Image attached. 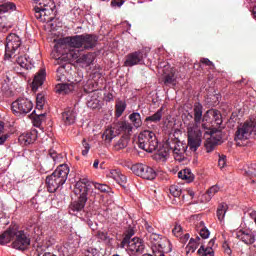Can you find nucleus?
I'll use <instances>...</instances> for the list:
<instances>
[{
  "mask_svg": "<svg viewBox=\"0 0 256 256\" xmlns=\"http://www.w3.org/2000/svg\"><path fill=\"white\" fill-rule=\"evenodd\" d=\"M31 245V239L27 237L24 231L16 230L14 240L12 242L13 249L18 251H25Z\"/></svg>",
  "mask_w": 256,
  "mask_h": 256,
  "instance_id": "nucleus-12",
  "label": "nucleus"
},
{
  "mask_svg": "<svg viewBox=\"0 0 256 256\" xmlns=\"http://www.w3.org/2000/svg\"><path fill=\"white\" fill-rule=\"evenodd\" d=\"M67 59H73L76 60L77 63H81L82 65H85L86 67H89L91 63H93V54H83L81 56V50L72 49L69 50V52L66 53Z\"/></svg>",
  "mask_w": 256,
  "mask_h": 256,
  "instance_id": "nucleus-13",
  "label": "nucleus"
},
{
  "mask_svg": "<svg viewBox=\"0 0 256 256\" xmlns=\"http://www.w3.org/2000/svg\"><path fill=\"white\" fill-rule=\"evenodd\" d=\"M256 121L249 120L246 121L242 126L236 131L235 139L236 141H245L251 137L253 131H255Z\"/></svg>",
  "mask_w": 256,
  "mask_h": 256,
  "instance_id": "nucleus-11",
  "label": "nucleus"
},
{
  "mask_svg": "<svg viewBox=\"0 0 256 256\" xmlns=\"http://www.w3.org/2000/svg\"><path fill=\"white\" fill-rule=\"evenodd\" d=\"M7 139H9V135L4 134L0 136V145H3V143H5V141H7Z\"/></svg>",
  "mask_w": 256,
  "mask_h": 256,
  "instance_id": "nucleus-60",
  "label": "nucleus"
},
{
  "mask_svg": "<svg viewBox=\"0 0 256 256\" xmlns=\"http://www.w3.org/2000/svg\"><path fill=\"white\" fill-rule=\"evenodd\" d=\"M226 157H225V155H222V156H220V158H219V160H218V166L220 167V169H223L224 167H225V165H226Z\"/></svg>",
  "mask_w": 256,
  "mask_h": 256,
  "instance_id": "nucleus-54",
  "label": "nucleus"
},
{
  "mask_svg": "<svg viewBox=\"0 0 256 256\" xmlns=\"http://www.w3.org/2000/svg\"><path fill=\"white\" fill-rule=\"evenodd\" d=\"M97 237L100 241H104V243H111V237L105 231H98Z\"/></svg>",
  "mask_w": 256,
  "mask_h": 256,
  "instance_id": "nucleus-47",
  "label": "nucleus"
},
{
  "mask_svg": "<svg viewBox=\"0 0 256 256\" xmlns=\"http://www.w3.org/2000/svg\"><path fill=\"white\" fill-rule=\"evenodd\" d=\"M87 107L90 109H99L101 107V100H99V92L92 91L86 98Z\"/></svg>",
  "mask_w": 256,
  "mask_h": 256,
  "instance_id": "nucleus-19",
  "label": "nucleus"
},
{
  "mask_svg": "<svg viewBox=\"0 0 256 256\" xmlns=\"http://www.w3.org/2000/svg\"><path fill=\"white\" fill-rule=\"evenodd\" d=\"M65 47H69V46L65 44L64 47H62V48L59 47L58 50L54 46L53 53H59V55H62V56L58 55V57H56V62H55L56 65H61V61H64V59H65L64 53H66V52L65 51L61 52V49H65Z\"/></svg>",
  "mask_w": 256,
  "mask_h": 256,
  "instance_id": "nucleus-39",
  "label": "nucleus"
},
{
  "mask_svg": "<svg viewBox=\"0 0 256 256\" xmlns=\"http://www.w3.org/2000/svg\"><path fill=\"white\" fill-rule=\"evenodd\" d=\"M227 213V204L222 203L218 206L217 208V212L216 215L218 217V220L220 222H223V220L225 219V214Z\"/></svg>",
  "mask_w": 256,
  "mask_h": 256,
  "instance_id": "nucleus-37",
  "label": "nucleus"
},
{
  "mask_svg": "<svg viewBox=\"0 0 256 256\" xmlns=\"http://www.w3.org/2000/svg\"><path fill=\"white\" fill-rule=\"evenodd\" d=\"M256 121L249 120L246 121L242 126L236 131L235 139L236 141H245L251 137L253 131H255Z\"/></svg>",
  "mask_w": 256,
  "mask_h": 256,
  "instance_id": "nucleus-10",
  "label": "nucleus"
},
{
  "mask_svg": "<svg viewBox=\"0 0 256 256\" xmlns=\"http://www.w3.org/2000/svg\"><path fill=\"white\" fill-rule=\"evenodd\" d=\"M77 119V112L73 109H67L62 113V121L64 125H73Z\"/></svg>",
  "mask_w": 256,
  "mask_h": 256,
  "instance_id": "nucleus-26",
  "label": "nucleus"
},
{
  "mask_svg": "<svg viewBox=\"0 0 256 256\" xmlns=\"http://www.w3.org/2000/svg\"><path fill=\"white\" fill-rule=\"evenodd\" d=\"M82 147H83L82 155L86 157V155H88L89 153V150L91 149V146L89 145V143H87V140L84 139L82 142Z\"/></svg>",
  "mask_w": 256,
  "mask_h": 256,
  "instance_id": "nucleus-52",
  "label": "nucleus"
},
{
  "mask_svg": "<svg viewBox=\"0 0 256 256\" xmlns=\"http://www.w3.org/2000/svg\"><path fill=\"white\" fill-rule=\"evenodd\" d=\"M2 91H3V93H8V91H9V85H4V86H2Z\"/></svg>",
  "mask_w": 256,
  "mask_h": 256,
  "instance_id": "nucleus-63",
  "label": "nucleus"
},
{
  "mask_svg": "<svg viewBox=\"0 0 256 256\" xmlns=\"http://www.w3.org/2000/svg\"><path fill=\"white\" fill-rule=\"evenodd\" d=\"M21 38L15 33H11L6 38V47H5V59H13L17 55L21 54Z\"/></svg>",
  "mask_w": 256,
  "mask_h": 256,
  "instance_id": "nucleus-5",
  "label": "nucleus"
},
{
  "mask_svg": "<svg viewBox=\"0 0 256 256\" xmlns=\"http://www.w3.org/2000/svg\"><path fill=\"white\" fill-rule=\"evenodd\" d=\"M131 169L135 175L148 181H153V179L157 177V172H155L152 167L145 164H135Z\"/></svg>",
  "mask_w": 256,
  "mask_h": 256,
  "instance_id": "nucleus-8",
  "label": "nucleus"
},
{
  "mask_svg": "<svg viewBox=\"0 0 256 256\" xmlns=\"http://www.w3.org/2000/svg\"><path fill=\"white\" fill-rule=\"evenodd\" d=\"M162 117H163V108H160L159 110H157V112L155 114L147 117L146 121H150V123H159V121H161Z\"/></svg>",
  "mask_w": 256,
  "mask_h": 256,
  "instance_id": "nucleus-38",
  "label": "nucleus"
},
{
  "mask_svg": "<svg viewBox=\"0 0 256 256\" xmlns=\"http://www.w3.org/2000/svg\"><path fill=\"white\" fill-rule=\"evenodd\" d=\"M193 122L187 124L188 144L179 141L177 138H168L165 142V147L170 148L175 161L183 163L187 160V148L191 151H197L201 147L204 129L206 138L205 147L207 153H211L215 149V145L221 144L223 133L221 125L223 118L221 112L216 109H210L203 115V105L196 103L193 108Z\"/></svg>",
  "mask_w": 256,
  "mask_h": 256,
  "instance_id": "nucleus-1",
  "label": "nucleus"
},
{
  "mask_svg": "<svg viewBox=\"0 0 256 256\" xmlns=\"http://www.w3.org/2000/svg\"><path fill=\"white\" fill-rule=\"evenodd\" d=\"M200 237H202V239H209V235H211V233L209 232V229H207L205 227V223L204 222H200Z\"/></svg>",
  "mask_w": 256,
  "mask_h": 256,
  "instance_id": "nucleus-43",
  "label": "nucleus"
},
{
  "mask_svg": "<svg viewBox=\"0 0 256 256\" xmlns=\"http://www.w3.org/2000/svg\"><path fill=\"white\" fill-rule=\"evenodd\" d=\"M129 145V138L122 136L114 145L115 151H121V149H125Z\"/></svg>",
  "mask_w": 256,
  "mask_h": 256,
  "instance_id": "nucleus-36",
  "label": "nucleus"
},
{
  "mask_svg": "<svg viewBox=\"0 0 256 256\" xmlns=\"http://www.w3.org/2000/svg\"><path fill=\"white\" fill-rule=\"evenodd\" d=\"M170 147H166L165 144L162 149L158 150V159H167L169 157Z\"/></svg>",
  "mask_w": 256,
  "mask_h": 256,
  "instance_id": "nucleus-44",
  "label": "nucleus"
},
{
  "mask_svg": "<svg viewBox=\"0 0 256 256\" xmlns=\"http://www.w3.org/2000/svg\"><path fill=\"white\" fill-rule=\"evenodd\" d=\"M56 73H57V79L58 81H64L65 79V64H61L57 70H56Z\"/></svg>",
  "mask_w": 256,
  "mask_h": 256,
  "instance_id": "nucleus-48",
  "label": "nucleus"
},
{
  "mask_svg": "<svg viewBox=\"0 0 256 256\" xmlns=\"http://www.w3.org/2000/svg\"><path fill=\"white\" fill-rule=\"evenodd\" d=\"M138 146L139 149H143V151H146L147 153L157 151V147L159 146L157 136L153 131H142L138 136Z\"/></svg>",
  "mask_w": 256,
  "mask_h": 256,
  "instance_id": "nucleus-4",
  "label": "nucleus"
},
{
  "mask_svg": "<svg viewBox=\"0 0 256 256\" xmlns=\"http://www.w3.org/2000/svg\"><path fill=\"white\" fill-rule=\"evenodd\" d=\"M92 187V182L87 178H81L76 182L74 193L80 199H87V193H89V189Z\"/></svg>",
  "mask_w": 256,
  "mask_h": 256,
  "instance_id": "nucleus-14",
  "label": "nucleus"
},
{
  "mask_svg": "<svg viewBox=\"0 0 256 256\" xmlns=\"http://www.w3.org/2000/svg\"><path fill=\"white\" fill-rule=\"evenodd\" d=\"M45 69H41L35 76L32 82V91H37L45 82Z\"/></svg>",
  "mask_w": 256,
  "mask_h": 256,
  "instance_id": "nucleus-27",
  "label": "nucleus"
},
{
  "mask_svg": "<svg viewBox=\"0 0 256 256\" xmlns=\"http://www.w3.org/2000/svg\"><path fill=\"white\" fill-rule=\"evenodd\" d=\"M236 237L245 245H253L256 241V235L251 230L240 229L236 232Z\"/></svg>",
  "mask_w": 256,
  "mask_h": 256,
  "instance_id": "nucleus-16",
  "label": "nucleus"
},
{
  "mask_svg": "<svg viewBox=\"0 0 256 256\" xmlns=\"http://www.w3.org/2000/svg\"><path fill=\"white\" fill-rule=\"evenodd\" d=\"M15 59L16 63L24 69V71H29V69H33V62L29 56L23 54V51L20 54H17L16 57L10 58Z\"/></svg>",
  "mask_w": 256,
  "mask_h": 256,
  "instance_id": "nucleus-17",
  "label": "nucleus"
},
{
  "mask_svg": "<svg viewBox=\"0 0 256 256\" xmlns=\"http://www.w3.org/2000/svg\"><path fill=\"white\" fill-rule=\"evenodd\" d=\"M92 187H94L98 191H101V193H107V191H109V186L105 184H99L97 182H92Z\"/></svg>",
  "mask_w": 256,
  "mask_h": 256,
  "instance_id": "nucleus-49",
  "label": "nucleus"
},
{
  "mask_svg": "<svg viewBox=\"0 0 256 256\" xmlns=\"http://www.w3.org/2000/svg\"><path fill=\"white\" fill-rule=\"evenodd\" d=\"M85 203H87V199L78 197V201H74L70 205V208H69L70 215H77V213H80V211H83V209H85Z\"/></svg>",
  "mask_w": 256,
  "mask_h": 256,
  "instance_id": "nucleus-21",
  "label": "nucleus"
},
{
  "mask_svg": "<svg viewBox=\"0 0 256 256\" xmlns=\"http://www.w3.org/2000/svg\"><path fill=\"white\" fill-rule=\"evenodd\" d=\"M97 36L93 34H81L75 36H68L61 40H58V43L55 45L56 51L60 48L71 47L72 49H93L97 45Z\"/></svg>",
  "mask_w": 256,
  "mask_h": 256,
  "instance_id": "nucleus-2",
  "label": "nucleus"
},
{
  "mask_svg": "<svg viewBox=\"0 0 256 256\" xmlns=\"http://www.w3.org/2000/svg\"><path fill=\"white\" fill-rule=\"evenodd\" d=\"M145 228L148 231V235H151L152 233H155V232H153L154 231L153 226L149 225V223L145 224Z\"/></svg>",
  "mask_w": 256,
  "mask_h": 256,
  "instance_id": "nucleus-58",
  "label": "nucleus"
},
{
  "mask_svg": "<svg viewBox=\"0 0 256 256\" xmlns=\"http://www.w3.org/2000/svg\"><path fill=\"white\" fill-rule=\"evenodd\" d=\"M117 135H119V129L117 128V124L113 123L105 129L102 134V139L105 141V143H111V141H113Z\"/></svg>",
  "mask_w": 256,
  "mask_h": 256,
  "instance_id": "nucleus-18",
  "label": "nucleus"
},
{
  "mask_svg": "<svg viewBox=\"0 0 256 256\" xmlns=\"http://www.w3.org/2000/svg\"><path fill=\"white\" fill-rule=\"evenodd\" d=\"M178 177L179 179H183L184 181H187V183H191V181H193L194 179L191 169H188V168H185L180 172H178Z\"/></svg>",
  "mask_w": 256,
  "mask_h": 256,
  "instance_id": "nucleus-32",
  "label": "nucleus"
},
{
  "mask_svg": "<svg viewBox=\"0 0 256 256\" xmlns=\"http://www.w3.org/2000/svg\"><path fill=\"white\" fill-rule=\"evenodd\" d=\"M11 27H13V22L8 21L6 16H0V31L2 33H7Z\"/></svg>",
  "mask_w": 256,
  "mask_h": 256,
  "instance_id": "nucleus-33",
  "label": "nucleus"
},
{
  "mask_svg": "<svg viewBox=\"0 0 256 256\" xmlns=\"http://www.w3.org/2000/svg\"><path fill=\"white\" fill-rule=\"evenodd\" d=\"M129 119L134 127H136V129H139V127L143 125V121L141 120V114H139L138 112L130 114Z\"/></svg>",
  "mask_w": 256,
  "mask_h": 256,
  "instance_id": "nucleus-34",
  "label": "nucleus"
},
{
  "mask_svg": "<svg viewBox=\"0 0 256 256\" xmlns=\"http://www.w3.org/2000/svg\"><path fill=\"white\" fill-rule=\"evenodd\" d=\"M50 157L53 159V161L55 163H57V161H59V156H57V153H55V152H50Z\"/></svg>",
  "mask_w": 256,
  "mask_h": 256,
  "instance_id": "nucleus-61",
  "label": "nucleus"
},
{
  "mask_svg": "<svg viewBox=\"0 0 256 256\" xmlns=\"http://www.w3.org/2000/svg\"><path fill=\"white\" fill-rule=\"evenodd\" d=\"M201 63H203L204 65H210L213 67V62H211V60H209L208 58H202Z\"/></svg>",
  "mask_w": 256,
  "mask_h": 256,
  "instance_id": "nucleus-59",
  "label": "nucleus"
},
{
  "mask_svg": "<svg viewBox=\"0 0 256 256\" xmlns=\"http://www.w3.org/2000/svg\"><path fill=\"white\" fill-rule=\"evenodd\" d=\"M182 191L183 190L181 189V186H179V185L170 186V195H172V197H180Z\"/></svg>",
  "mask_w": 256,
  "mask_h": 256,
  "instance_id": "nucleus-46",
  "label": "nucleus"
},
{
  "mask_svg": "<svg viewBox=\"0 0 256 256\" xmlns=\"http://www.w3.org/2000/svg\"><path fill=\"white\" fill-rule=\"evenodd\" d=\"M197 247H199V237H197L196 240L191 238L186 246L187 255H189V253H195V251H197Z\"/></svg>",
  "mask_w": 256,
  "mask_h": 256,
  "instance_id": "nucleus-35",
  "label": "nucleus"
},
{
  "mask_svg": "<svg viewBox=\"0 0 256 256\" xmlns=\"http://www.w3.org/2000/svg\"><path fill=\"white\" fill-rule=\"evenodd\" d=\"M125 0H112L111 6L112 7H122Z\"/></svg>",
  "mask_w": 256,
  "mask_h": 256,
  "instance_id": "nucleus-55",
  "label": "nucleus"
},
{
  "mask_svg": "<svg viewBox=\"0 0 256 256\" xmlns=\"http://www.w3.org/2000/svg\"><path fill=\"white\" fill-rule=\"evenodd\" d=\"M109 179H113V181H116L118 185H121V187H125V184L127 183V177L121 173L119 170H110L108 173Z\"/></svg>",
  "mask_w": 256,
  "mask_h": 256,
  "instance_id": "nucleus-23",
  "label": "nucleus"
},
{
  "mask_svg": "<svg viewBox=\"0 0 256 256\" xmlns=\"http://www.w3.org/2000/svg\"><path fill=\"white\" fill-rule=\"evenodd\" d=\"M116 127L119 135H121V133L129 135L133 131V126L129 122H118L116 123Z\"/></svg>",
  "mask_w": 256,
  "mask_h": 256,
  "instance_id": "nucleus-29",
  "label": "nucleus"
},
{
  "mask_svg": "<svg viewBox=\"0 0 256 256\" xmlns=\"http://www.w3.org/2000/svg\"><path fill=\"white\" fill-rule=\"evenodd\" d=\"M164 83L165 85H175V74H173V72L166 74Z\"/></svg>",
  "mask_w": 256,
  "mask_h": 256,
  "instance_id": "nucleus-50",
  "label": "nucleus"
},
{
  "mask_svg": "<svg viewBox=\"0 0 256 256\" xmlns=\"http://www.w3.org/2000/svg\"><path fill=\"white\" fill-rule=\"evenodd\" d=\"M158 251L159 253H165L171 251V241L167 237H161L158 243L153 247V251Z\"/></svg>",
  "mask_w": 256,
  "mask_h": 256,
  "instance_id": "nucleus-20",
  "label": "nucleus"
},
{
  "mask_svg": "<svg viewBox=\"0 0 256 256\" xmlns=\"http://www.w3.org/2000/svg\"><path fill=\"white\" fill-rule=\"evenodd\" d=\"M36 3L35 6V17L36 19H41V21H47L49 15H52L55 11V3L53 0H33Z\"/></svg>",
  "mask_w": 256,
  "mask_h": 256,
  "instance_id": "nucleus-6",
  "label": "nucleus"
},
{
  "mask_svg": "<svg viewBox=\"0 0 256 256\" xmlns=\"http://www.w3.org/2000/svg\"><path fill=\"white\" fill-rule=\"evenodd\" d=\"M85 256H99V250L97 248H89L85 252Z\"/></svg>",
  "mask_w": 256,
  "mask_h": 256,
  "instance_id": "nucleus-53",
  "label": "nucleus"
},
{
  "mask_svg": "<svg viewBox=\"0 0 256 256\" xmlns=\"http://www.w3.org/2000/svg\"><path fill=\"white\" fill-rule=\"evenodd\" d=\"M93 167H94V169H98L99 168V160H95L94 161Z\"/></svg>",
  "mask_w": 256,
  "mask_h": 256,
  "instance_id": "nucleus-64",
  "label": "nucleus"
},
{
  "mask_svg": "<svg viewBox=\"0 0 256 256\" xmlns=\"http://www.w3.org/2000/svg\"><path fill=\"white\" fill-rule=\"evenodd\" d=\"M17 233V229L9 228L3 234L0 235V245H7V243H11L14 241L15 235Z\"/></svg>",
  "mask_w": 256,
  "mask_h": 256,
  "instance_id": "nucleus-24",
  "label": "nucleus"
},
{
  "mask_svg": "<svg viewBox=\"0 0 256 256\" xmlns=\"http://www.w3.org/2000/svg\"><path fill=\"white\" fill-rule=\"evenodd\" d=\"M69 177V166L67 164H61L57 169L49 176L46 177V185L49 193H55L59 187H63Z\"/></svg>",
  "mask_w": 256,
  "mask_h": 256,
  "instance_id": "nucleus-3",
  "label": "nucleus"
},
{
  "mask_svg": "<svg viewBox=\"0 0 256 256\" xmlns=\"http://www.w3.org/2000/svg\"><path fill=\"white\" fill-rule=\"evenodd\" d=\"M161 237L162 236L157 233L147 234V239L150 241L153 248L159 243Z\"/></svg>",
  "mask_w": 256,
  "mask_h": 256,
  "instance_id": "nucleus-41",
  "label": "nucleus"
},
{
  "mask_svg": "<svg viewBox=\"0 0 256 256\" xmlns=\"http://www.w3.org/2000/svg\"><path fill=\"white\" fill-rule=\"evenodd\" d=\"M17 233V229L9 228L3 234L0 235V245H7V243H11L14 241L15 235Z\"/></svg>",
  "mask_w": 256,
  "mask_h": 256,
  "instance_id": "nucleus-25",
  "label": "nucleus"
},
{
  "mask_svg": "<svg viewBox=\"0 0 256 256\" xmlns=\"http://www.w3.org/2000/svg\"><path fill=\"white\" fill-rule=\"evenodd\" d=\"M127 109V104L124 101H117L116 102V115L117 117H121L123 112Z\"/></svg>",
  "mask_w": 256,
  "mask_h": 256,
  "instance_id": "nucleus-42",
  "label": "nucleus"
},
{
  "mask_svg": "<svg viewBox=\"0 0 256 256\" xmlns=\"http://www.w3.org/2000/svg\"><path fill=\"white\" fill-rule=\"evenodd\" d=\"M17 9V6L13 4L12 2H5L0 4V17H5V13H11V11H15Z\"/></svg>",
  "mask_w": 256,
  "mask_h": 256,
  "instance_id": "nucleus-30",
  "label": "nucleus"
},
{
  "mask_svg": "<svg viewBox=\"0 0 256 256\" xmlns=\"http://www.w3.org/2000/svg\"><path fill=\"white\" fill-rule=\"evenodd\" d=\"M213 245H215V240L212 239L208 243V247L202 246L198 249V254L202 256H215V252L213 251Z\"/></svg>",
  "mask_w": 256,
  "mask_h": 256,
  "instance_id": "nucleus-28",
  "label": "nucleus"
},
{
  "mask_svg": "<svg viewBox=\"0 0 256 256\" xmlns=\"http://www.w3.org/2000/svg\"><path fill=\"white\" fill-rule=\"evenodd\" d=\"M141 63H143V52L135 51L126 56L124 67H135V65H141Z\"/></svg>",
  "mask_w": 256,
  "mask_h": 256,
  "instance_id": "nucleus-15",
  "label": "nucleus"
},
{
  "mask_svg": "<svg viewBox=\"0 0 256 256\" xmlns=\"http://www.w3.org/2000/svg\"><path fill=\"white\" fill-rule=\"evenodd\" d=\"M172 232L175 237H181V235H183V228L181 227V225L176 224Z\"/></svg>",
  "mask_w": 256,
  "mask_h": 256,
  "instance_id": "nucleus-51",
  "label": "nucleus"
},
{
  "mask_svg": "<svg viewBox=\"0 0 256 256\" xmlns=\"http://www.w3.org/2000/svg\"><path fill=\"white\" fill-rule=\"evenodd\" d=\"M87 225L92 229V231H95L97 229V224H94L90 219L86 220Z\"/></svg>",
  "mask_w": 256,
  "mask_h": 256,
  "instance_id": "nucleus-57",
  "label": "nucleus"
},
{
  "mask_svg": "<svg viewBox=\"0 0 256 256\" xmlns=\"http://www.w3.org/2000/svg\"><path fill=\"white\" fill-rule=\"evenodd\" d=\"M216 193H219V186L214 185L204 195L205 201H209L210 199H213Z\"/></svg>",
  "mask_w": 256,
  "mask_h": 256,
  "instance_id": "nucleus-40",
  "label": "nucleus"
},
{
  "mask_svg": "<svg viewBox=\"0 0 256 256\" xmlns=\"http://www.w3.org/2000/svg\"><path fill=\"white\" fill-rule=\"evenodd\" d=\"M33 109V103L27 98H19L12 103L14 115H27Z\"/></svg>",
  "mask_w": 256,
  "mask_h": 256,
  "instance_id": "nucleus-9",
  "label": "nucleus"
},
{
  "mask_svg": "<svg viewBox=\"0 0 256 256\" xmlns=\"http://www.w3.org/2000/svg\"><path fill=\"white\" fill-rule=\"evenodd\" d=\"M223 249H224V252L226 253V255H231L232 251H231V247H229V244L224 243Z\"/></svg>",
  "mask_w": 256,
  "mask_h": 256,
  "instance_id": "nucleus-56",
  "label": "nucleus"
},
{
  "mask_svg": "<svg viewBox=\"0 0 256 256\" xmlns=\"http://www.w3.org/2000/svg\"><path fill=\"white\" fill-rule=\"evenodd\" d=\"M37 137V130H32L30 132L20 135L19 141L23 145H31V143H35V141H37Z\"/></svg>",
  "mask_w": 256,
  "mask_h": 256,
  "instance_id": "nucleus-22",
  "label": "nucleus"
},
{
  "mask_svg": "<svg viewBox=\"0 0 256 256\" xmlns=\"http://www.w3.org/2000/svg\"><path fill=\"white\" fill-rule=\"evenodd\" d=\"M45 105V97L43 96V94H38L36 96V109L38 111H41V109H43Z\"/></svg>",
  "mask_w": 256,
  "mask_h": 256,
  "instance_id": "nucleus-45",
  "label": "nucleus"
},
{
  "mask_svg": "<svg viewBox=\"0 0 256 256\" xmlns=\"http://www.w3.org/2000/svg\"><path fill=\"white\" fill-rule=\"evenodd\" d=\"M120 247L125 249L129 255H139L143 253L145 244H143V240L140 238L134 237L130 239V237L127 236L122 240Z\"/></svg>",
  "mask_w": 256,
  "mask_h": 256,
  "instance_id": "nucleus-7",
  "label": "nucleus"
},
{
  "mask_svg": "<svg viewBox=\"0 0 256 256\" xmlns=\"http://www.w3.org/2000/svg\"><path fill=\"white\" fill-rule=\"evenodd\" d=\"M56 93L60 95H67L73 91L74 87L72 84H57L56 85Z\"/></svg>",
  "mask_w": 256,
  "mask_h": 256,
  "instance_id": "nucleus-31",
  "label": "nucleus"
},
{
  "mask_svg": "<svg viewBox=\"0 0 256 256\" xmlns=\"http://www.w3.org/2000/svg\"><path fill=\"white\" fill-rule=\"evenodd\" d=\"M249 217L253 219V221L256 220V211L252 210L251 212L248 213Z\"/></svg>",
  "mask_w": 256,
  "mask_h": 256,
  "instance_id": "nucleus-62",
  "label": "nucleus"
}]
</instances>
